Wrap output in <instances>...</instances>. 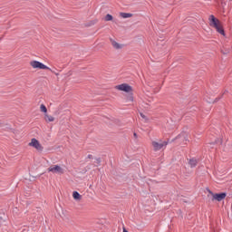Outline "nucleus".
Returning <instances> with one entry per match:
<instances>
[{
	"mask_svg": "<svg viewBox=\"0 0 232 232\" xmlns=\"http://www.w3.org/2000/svg\"><path fill=\"white\" fill-rule=\"evenodd\" d=\"M210 26H213L217 30L218 34L224 35V28H222V24H220V21L215 18V15L211 14L209 16Z\"/></svg>",
	"mask_w": 232,
	"mask_h": 232,
	"instance_id": "nucleus-1",
	"label": "nucleus"
},
{
	"mask_svg": "<svg viewBox=\"0 0 232 232\" xmlns=\"http://www.w3.org/2000/svg\"><path fill=\"white\" fill-rule=\"evenodd\" d=\"M30 66H32V68L38 69V70H49L53 73V71H52L50 67L46 66L44 63L39 61H31Z\"/></svg>",
	"mask_w": 232,
	"mask_h": 232,
	"instance_id": "nucleus-2",
	"label": "nucleus"
},
{
	"mask_svg": "<svg viewBox=\"0 0 232 232\" xmlns=\"http://www.w3.org/2000/svg\"><path fill=\"white\" fill-rule=\"evenodd\" d=\"M208 191V197H213L212 200H218V202H222V200H224V198H226L227 194L222 192V193H218V194H215L213 193L209 188H207Z\"/></svg>",
	"mask_w": 232,
	"mask_h": 232,
	"instance_id": "nucleus-3",
	"label": "nucleus"
},
{
	"mask_svg": "<svg viewBox=\"0 0 232 232\" xmlns=\"http://www.w3.org/2000/svg\"><path fill=\"white\" fill-rule=\"evenodd\" d=\"M152 146L154 148V151H160V150L165 149L166 146H168V141H161L160 143L152 141Z\"/></svg>",
	"mask_w": 232,
	"mask_h": 232,
	"instance_id": "nucleus-4",
	"label": "nucleus"
},
{
	"mask_svg": "<svg viewBox=\"0 0 232 232\" xmlns=\"http://www.w3.org/2000/svg\"><path fill=\"white\" fill-rule=\"evenodd\" d=\"M29 146H32L33 148H34L38 151H43V145H41L39 140H37V139H35V138H33L31 140V142L29 143Z\"/></svg>",
	"mask_w": 232,
	"mask_h": 232,
	"instance_id": "nucleus-5",
	"label": "nucleus"
},
{
	"mask_svg": "<svg viewBox=\"0 0 232 232\" xmlns=\"http://www.w3.org/2000/svg\"><path fill=\"white\" fill-rule=\"evenodd\" d=\"M117 90H120V92H126V93H130L133 91L131 86L128 85V83H122L116 86Z\"/></svg>",
	"mask_w": 232,
	"mask_h": 232,
	"instance_id": "nucleus-6",
	"label": "nucleus"
},
{
	"mask_svg": "<svg viewBox=\"0 0 232 232\" xmlns=\"http://www.w3.org/2000/svg\"><path fill=\"white\" fill-rule=\"evenodd\" d=\"M48 171H50L51 173H61V174L64 173V169H63V168H61V166L59 165L49 167Z\"/></svg>",
	"mask_w": 232,
	"mask_h": 232,
	"instance_id": "nucleus-7",
	"label": "nucleus"
},
{
	"mask_svg": "<svg viewBox=\"0 0 232 232\" xmlns=\"http://www.w3.org/2000/svg\"><path fill=\"white\" fill-rule=\"evenodd\" d=\"M188 164L190 168H197V164H198V160H197V159L195 158H192L188 160Z\"/></svg>",
	"mask_w": 232,
	"mask_h": 232,
	"instance_id": "nucleus-8",
	"label": "nucleus"
},
{
	"mask_svg": "<svg viewBox=\"0 0 232 232\" xmlns=\"http://www.w3.org/2000/svg\"><path fill=\"white\" fill-rule=\"evenodd\" d=\"M111 43L116 50H121L122 48V45H121L119 43L115 42L113 39H111Z\"/></svg>",
	"mask_w": 232,
	"mask_h": 232,
	"instance_id": "nucleus-9",
	"label": "nucleus"
},
{
	"mask_svg": "<svg viewBox=\"0 0 232 232\" xmlns=\"http://www.w3.org/2000/svg\"><path fill=\"white\" fill-rule=\"evenodd\" d=\"M44 121L46 122H53V121H55V118L52 115H48L47 113V114H44Z\"/></svg>",
	"mask_w": 232,
	"mask_h": 232,
	"instance_id": "nucleus-10",
	"label": "nucleus"
},
{
	"mask_svg": "<svg viewBox=\"0 0 232 232\" xmlns=\"http://www.w3.org/2000/svg\"><path fill=\"white\" fill-rule=\"evenodd\" d=\"M121 17L122 19H129L130 17H133V14L131 13H120Z\"/></svg>",
	"mask_w": 232,
	"mask_h": 232,
	"instance_id": "nucleus-11",
	"label": "nucleus"
},
{
	"mask_svg": "<svg viewBox=\"0 0 232 232\" xmlns=\"http://www.w3.org/2000/svg\"><path fill=\"white\" fill-rule=\"evenodd\" d=\"M72 198H74V200H81L82 198V196H81L79 192L73 191Z\"/></svg>",
	"mask_w": 232,
	"mask_h": 232,
	"instance_id": "nucleus-12",
	"label": "nucleus"
},
{
	"mask_svg": "<svg viewBox=\"0 0 232 232\" xmlns=\"http://www.w3.org/2000/svg\"><path fill=\"white\" fill-rule=\"evenodd\" d=\"M40 111H43V113H48V109H46V106L44 104H41Z\"/></svg>",
	"mask_w": 232,
	"mask_h": 232,
	"instance_id": "nucleus-13",
	"label": "nucleus"
},
{
	"mask_svg": "<svg viewBox=\"0 0 232 232\" xmlns=\"http://www.w3.org/2000/svg\"><path fill=\"white\" fill-rule=\"evenodd\" d=\"M105 21H113V16L111 14H106Z\"/></svg>",
	"mask_w": 232,
	"mask_h": 232,
	"instance_id": "nucleus-14",
	"label": "nucleus"
},
{
	"mask_svg": "<svg viewBox=\"0 0 232 232\" xmlns=\"http://www.w3.org/2000/svg\"><path fill=\"white\" fill-rule=\"evenodd\" d=\"M96 166H101V158L96 159Z\"/></svg>",
	"mask_w": 232,
	"mask_h": 232,
	"instance_id": "nucleus-15",
	"label": "nucleus"
},
{
	"mask_svg": "<svg viewBox=\"0 0 232 232\" xmlns=\"http://www.w3.org/2000/svg\"><path fill=\"white\" fill-rule=\"evenodd\" d=\"M128 101H130V102H133V96L131 94L129 95Z\"/></svg>",
	"mask_w": 232,
	"mask_h": 232,
	"instance_id": "nucleus-16",
	"label": "nucleus"
},
{
	"mask_svg": "<svg viewBox=\"0 0 232 232\" xmlns=\"http://www.w3.org/2000/svg\"><path fill=\"white\" fill-rule=\"evenodd\" d=\"M140 117H141L142 119H146V115H144V114H142V113H140Z\"/></svg>",
	"mask_w": 232,
	"mask_h": 232,
	"instance_id": "nucleus-17",
	"label": "nucleus"
},
{
	"mask_svg": "<svg viewBox=\"0 0 232 232\" xmlns=\"http://www.w3.org/2000/svg\"><path fill=\"white\" fill-rule=\"evenodd\" d=\"M87 157L88 159H93V156L92 154H89Z\"/></svg>",
	"mask_w": 232,
	"mask_h": 232,
	"instance_id": "nucleus-18",
	"label": "nucleus"
},
{
	"mask_svg": "<svg viewBox=\"0 0 232 232\" xmlns=\"http://www.w3.org/2000/svg\"><path fill=\"white\" fill-rule=\"evenodd\" d=\"M223 53L226 55V54L229 53V51L223 52Z\"/></svg>",
	"mask_w": 232,
	"mask_h": 232,
	"instance_id": "nucleus-19",
	"label": "nucleus"
},
{
	"mask_svg": "<svg viewBox=\"0 0 232 232\" xmlns=\"http://www.w3.org/2000/svg\"><path fill=\"white\" fill-rule=\"evenodd\" d=\"M133 137H134L135 139H137V134H136V132L133 133Z\"/></svg>",
	"mask_w": 232,
	"mask_h": 232,
	"instance_id": "nucleus-20",
	"label": "nucleus"
},
{
	"mask_svg": "<svg viewBox=\"0 0 232 232\" xmlns=\"http://www.w3.org/2000/svg\"><path fill=\"white\" fill-rule=\"evenodd\" d=\"M217 101H218V98L216 99V102H217Z\"/></svg>",
	"mask_w": 232,
	"mask_h": 232,
	"instance_id": "nucleus-21",
	"label": "nucleus"
},
{
	"mask_svg": "<svg viewBox=\"0 0 232 232\" xmlns=\"http://www.w3.org/2000/svg\"><path fill=\"white\" fill-rule=\"evenodd\" d=\"M55 75H59V73H55Z\"/></svg>",
	"mask_w": 232,
	"mask_h": 232,
	"instance_id": "nucleus-22",
	"label": "nucleus"
}]
</instances>
